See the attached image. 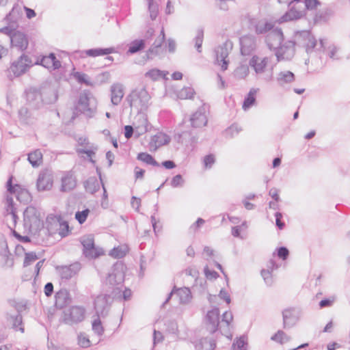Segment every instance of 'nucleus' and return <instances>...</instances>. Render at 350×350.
<instances>
[{
	"instance_id": "nucleus-19",
	"label": "nucleus",
	"mask_w": 350,
	"mask_h": 350,
	"mask_svg": "<svg viewBox=\"0 0 350 350\" xmlns=\"http://www.w3.org/2000/svg\"><path fill=\"white\" fill-rule=\"evenodd\" d=\"M284 327L293 326L300 317V311L296 308L286 309L282 312Z\"/></svg>"
},
{
	"instance_id": "nucleus-28",
	"label": "nucleus",
	"mask_w": 350,
	"mask_h": 350,
	"mask_svg": "<svg viewBox=\"0 0 350 350\" xmlns=\"http://www.w3.org/2000/svg\"><path fill=\"white\" fill-rule=\"evenodd\" d=\"M10 41L13 46L17 47L21 50L25 49L28 45L25 36L19 31L10 35Z\"/></svg>"
},
{
	"instance_id": "nucleus-17",
	"label": "nucleus",
	"mask_w": 350,
	"mask_h": 350,
	"mask_svg": "<svg viewBox=\"0 0 350 350\" xmlns=\"http://www.w3.org/2000/svg\"><path fill=\"white\" fill-rule=\"evenodd\" d=\"M81 264L75 262L69 266H62L56 268L59 275L62 279L69 280L75 276L81 270Z\"/></svg>"
},
{
	"instance_id": "nucleus-13",
	"label": "nucleus",
	"mask_w": 350,
	"mask_h": 350,
	"mask_svg": "<svg viewBox=\"0 0 350 350\" xmlns=\"http://www.w3.org/2000/svg\"><path fill=\"white\" fill-rule=\"evenodd\" d=\"M206 113V106L203 104L196 111L191 115L189 121L191 126L193 128H200L206 126L207 123Z\"/></svg>"
},
{
	"instance_id": "nucleus-54",
	"label": "nucleus",
	"mask_w": 350,
	"mask_h": 350,
	"mask_svg": "<svg viewBox=\"0 0 350 350\" xmlns=\"http://www.w3.org/2000/svg\"><path fill=\"white\" fill-rule=\"evenodd\" d=\"M89 213V209H85L82 211H77L75 214V218L79 221V223L81 224L86 220Z\"/></svg>"
},
{
	"instance_id": "nucleus-24",
	"label": "nucleus",
	"mask_w": 350,
	"mask_h": 350,
	"mask_svg": "<svg viewBox=\"0 0 350 350\" xmlns=\"http://www.w3.org/2000/svg\"><path fill=\"white\" fill-rule=\"evenodd\" d=\"M170 137L167 135L163 133H157L151 138L149 144L150 150H157L159 147L167 144L170 142Z\"/></svg>"
},
{
	"instance_id": "nucleus-6",
	"label": "nucleus",
	"mask_w": 350,
	"mask_h": 350,
	"mask_svg": "<svg viewBox=\"0 0 350 350\" xmlns=\"http://www.w3.org/2000/svg\"><path fill=\"white\" fill-rule=\"evenodd\" d=\"M85 309L80 306H72L63 312L62 321L68 325H72L82 321L85 317Z\"/></svg>"
},
{
	"instance_id": "nucleus-52",
	"label": "nucleus",
	"mask_w": 350,
	"mask_h": 350,
	"mask_svg": "<svg viewBox=\"0 0 350 350\" xmlns=\"http://www.w3.org/2000/svg\"><path fill=\"white\" fill-rule=\"evenodd\" d=\"M148 3V10L150 12V17L152 20H154L158 13V5L154 3V0H147Z\"/></svg>"
},
{
	"instance_id": "nucleus-31",
	"label": "nucleus",
	"mask_w": 350,
	"mask_h": 350,
	"mask_svg": "<svg viewBox=\"0 0 350 350\" xmlns=\"http://www.w3.org/2000/svg\"><path fill=\"white\" fill-rule=\"evenodd\" d=\"M44 67L55 70L59 68L61 66V63L59 60H57L55 55L53 53H51L48 56H44L41 59L40 63Z\"/></svg>"
},
{
	"instance_id": "nucleus-8",
	"label": "nucleus",
	"mask_w": 350,
	"mask_h": 350,
	"mask_svg": "<svg viewBox=\"0 0 350 350\" xmlns=\"http://www.w3.org/2000/svg\"><path fill=\"white\" fill-rule=\"evenodd\" d=\"M125 266L122 262L116 263L110 269L106 278V284L113 287L121 284L124 279Z\"/></svg>"
},
{
	"instance_id": "nucleus-42",
	"label": "nucleus",
	"mask_w": 350,
	"mask_h": 350,
	"mask_svg": "<svg viewBox=\"0 0 350 350\" xmlns=\"http://www.w3.org/2000/svg\"><path fill=\"white\" fill-rule=\"evenodd\" d=\"M113 49L112 48L107 49H94L85 51L86 55L92 57H96L100 55H108L113 53Z\"/></svg>"
},
{
	"instance_id": "nucleus-36",
	"label": "nucleus",
	"mask_w": 350,
	"mask_h": 350,
	"mask_svg": "<svg viewBox=\"0 0 350 350\" xmlns=\"http://www.w3.org/2000/svg\"><path fill=\"white\" fill-rule=\"evenodd\" d=\"M273 29V25L265 20L259 21L255 25V31L258 34L268 33Z\"/></svg>"
},
{
	"instance_id": "nucleus-46",
	"label": "nucleus",
	"mask_w": 350,
	"mask_h": 350,
	"mask_svg": "<svg viewBox=\"0 0 350 350\" xmlns=\"http://www.w3.org/2000/svg\"><path fill=\"white\" fill-rule=\"evenodd\" d=\"M246 338L244 336H241L234 341L231 350H246Z\"/></svg>"
},
{
	"instance_id": "nucleus-57",
	"label": "nucleus",
	"mask_w": 350,
	"mask_h": 350,
	"mask_svg": "<svg viewBox=\"0 0 350 350\" xmlns=\"http://www.w3.org/2000/svg\"><path fill=\"white\" fill-rule=\"evenodd\" d=\"M78 342L83 348L88 347L90 345V340L83 334H80L78 336Z\"/></svg>"
},
{
	"instance_id": "nucleus-12",
	"label": "nucleus",
	"mask_w": 350,
	"mask_h": 350,
	"mask_svg": "<svg viewBox=\"0 0 350 350\" xmlns=\"http://www.w3.org/2000/svg\"><path fill=\"white\" fill-rule=\"evenodd\" d=\"M284 42V35L279 28H273L265 37V43L269 50L275 51Z\"/></svg>"
},
{
	"instance_id": "nucleus-53",
	"label": "nucleus",
	"mask_w": 350,
	"mask_h": 350,
	"mask_svg": "<svg viewBox=\"0 0 350 350\" xmlns=\"http://www.w3.org/2000/svg\"><path fill=\"white\" fill-rule=\"evenodd\" d=\"M204 38V32L202 29H198L197 31V34L196 36V38L194 39L195 41V46L198 51V52H201V47L203 42Z\"/></svg>"
},
{
	"instance_id": "nucleus-47",
	"label": "nucleus",
	"mask_w": 350,
	"mask_h": 350,
	"mask_svg": "<svg viewBox=\"0 0 350 350\" xmlns=\"http://www.w3.org/2000/svg\"><path fill=\"white\" fill-rule=\"evenodd\" d=\"M194 90L191 88H183L181 90L178 92V97L180 99H190L192 98Z\"/></svg>"
},
{
	"instance_id": "nucleus-63",
	"label": "nucleus",
	"mask_w": 350,
	"mask_h": 350,
	"mask_svg": "<svg viewBox=\"0 0 350 350\" xmlns=\"http://www.w3.org/2000/svg\"><path fill=\"white\" fill-rule=\"evenodd\" d=\"M233 317L231 312H226L222 317V323H225L226 327H228Z\"/></svg>"
},
{
	"instance_id": "nucleus-22",
	"label": "nucleus",
	"mask_w": 350,
	"mask_h": 350,
	"mask_svg": "<svg viewBox=\"0 0 350 350\" xmlns=\"http://www.w3.org/2000/svg\"><path fill=\"white\" fill-rule=\"evenodd\" d=\"M8 191L11 195V196H8L9 197H12V196H14L17 200L20 202H27L30 198L27 191L21 189L20 187L17 185H16L14 187H12L11 179L8 181Z\"/></svg>"
},
{
	"instance_id": "nucleus-37",
	"label": "nucleus",
	"mask_w": 350,
	"mask_h": 350,
	"mask_svg": "<svg viewBox=\"0 0 350 350\" xmlns=\"http://www.w3.org/2000/svg\"><path fill=\"white\" fill-rule=\"evenodd\" d=\"M295 80L294 74L288 70L281 71L278 73L277 77V81L280 85L289 83Z\"/></svg>"
},
{
	"instance_id": "nucleus-32",
	"label": "nucleus",
	"mask_w": 350,
	"mask_h": 350,
	"mask_svg": "<svg viewBox=\"0 0 350 350\" xmlns=\"http://www.w3.org/2000/svg\"><path fill=\"white\" fill-rule=\"evenodd\" d=\"M75 178L70 173L66 174L62 178V191H69L76 187Z\"/></svg>"
},
{
	"instance_id": "nucleus-1",
	"label": "nucleus",
	"mask_w": 350,
	"mask_h": 350,
	"mask_svg": "<svg viewBox=\"0 0 350 350\" xmlns=\"http://www.w3.org/2000/svg\"><path fill=\"white\" fill-rule=\"evenodd\" d=\"M23 228L25 232L35 237L46 234V230L43 228L40 213L33 206H28L24 211Z\"/></svg>"
},
{
	"instance_id": "nucleus-16",
	"label": "nucleus",
	"mask_w": 350,
	"mask_h": 350,
	"mask_svg": "<svg viewBox=\"0 0 350 350\" xmlns=\"http://www.w3.org/2000/svg\"><path fill=\"white\" fill-rule=\"evenodd\" d=\"M31 61L26 55H21L20 59L12 63L10 69L15 76H20L25 73L31 66Z\"/></svg>"
},
{
	"instance_id": "nucleus-40",
	"label": "nucleus",
	"mask_w": 350,
	"mask_h": 350,
	"mask_svg": "<svg viewBox=\"0 0 350 350\" xmlns=\"http://www.w3.org/2000/svg\"><path fill=\"white\" fill-rule=\"evenodd\" d=\"M258 90V89L255 88H252L250 90L247 96L245 98L243 104V109L244 110L248 109L254 104L256 101L255 94L257 93Z\"/></svg>"
},
{
	"instance_id": "nucleus-33",
	"label": "nucleus",
	"mask_w": 350,
	"mask_h": 350,
	"mask_svg": "<svg viewBox=\"0 0 350 350\" xmlns=\"http://www.w3.org/2000/svg\"><path fill=\"white\" fill-rule=\"evenodd\" d=\"M300 37H305L306 41L303 43V46L306 47V51L308 53L312 50L316 46L317 41L308 31H302L299 34Z\"/></svg>"
},
{
	"instance_id": "nucleus-62",
	"label": "nucleus",
	"mask_w": 350,
	"mask_h": 350,
	"mask_svg": "<svg viewBox=\"0 0 350 350\" xmlns=\"http://www.w3.org/2000/svg\"><path fill=\"white\" fill-rule=\"evenodd\" d=\"M59 234L62 237H65L67 235L68 232V224L66 221H63L59 224Z\"/></svg>"
},
{
	"instance_id": "nucleus-64",
	"label": "nucleus",
	"mask_w": 350,
	"mask_h": 350,
	"mask_svg": "<svg viewBox=\"0 0 350 350\" xmlns=\"http://www.w3.org/2000/svg\"><path fill=\"white\" fill-rule=\"evenodd\" d=\"M289 254V252L288 250V249L285 247H281L280 248H278V256L283 259V260H285L287 258Z\"/></svg>"
},
{
	"instance_id": "nucleus-23",
	"label": "nucleus",
	"mask_w": 350,
	"mask_h": 350,
	"mask_svg": "<svg viewBox=\"0 0 350 350\" xmlns=\"http://www.w3.org/2000/svg\"><path fill=\"white\" fill-rule=\"evenodd\" d=\"M27 102L33 107H39L43 103L42 90L30 88L26 93Z\"/></svg>"
},
{
	"instance_id": "nucleus-41",
	"label": "nucleus",
	"mask_w": 350,
	"mask_h": 350,
	"mask_svg": "<svg viewBox=\"0 0 350 350\" xmlns=\"http://www.w3.org/2000/svg\"><path fill=\"white\" fill-rule=\"evenodd\" d=\"M128 247L126 245H120L114 247L109 252V256L115 258H121L128 252Z\"/></svg>"
},
{
	"instance_id": "nucleus-27",
	"label": "nucleus",
	"mask_w": 350,
	"mask_h": 350,
	"mask_svg": "<svg viewBox=\"0 0 350 350\" xmlns=\"http://www.w3.org/2000/svg\"><path fill=\"white\" fill-rule=\"evenodd\" d=\"M219 310L214 308L208 311L206 315V321L208 323V329L211 332H215L219 324Z\"/></svg>"
},
{
	"instance_id": "nucleus-15",
	"label": "nucleus",
	"mask_w": 350,
	"mask_h": 350,
	"mask_svg": "<svg viewBox=\"0 0 350 350\" xmlns=\"http://www.w3.org/2000/svg\"><path fill=\"white\" fill-rule=\"evenodd\" d=\"M133 124L135 127V135L136 137H139L148 131L149 124L148 119L144 113H138L137 114Z\"/></svg>"
},
{
	"instance_id": "nucleus-38",
	"label": "nucleus",
	"mask_w": 350,
	"mask_h": 350,
	"mask_svg": "<svg viewBox=\"0 0 350 350\" xmlns=\"http://www.w3.org/2000/svg\"><path fill=\"white\" fill-rule=\"evenodd\" d=\"M249 73V66L241 64L234 70L233 75L237 79H244L248 76Z\"/></svg>"
},
{
	"instance_id": "nucleus-18",
	"label": "nucleus",
	"mask_w": 350,
	"mask_h": 350,
	"mask_svg": "<svg viewBox=\"0 0 350 350\" xmlns=\"http://www.w3.org/2000/svg\"><path fill=\"white\" fill-rule=\"evenodd\" d=\"M173 295H176V297H178L179 303L180 304H187L191 301L192 299L189 288L187 287L176 288V287H174L172 291L169 294L168 297L167 298L164 304L169 301Z\"/></svg>"
},
{
	"instance_id": "nucleus-59",
	"label": "nucleus",
	"mask_w": 350,
	"mask_h": 350,
	"mask_svg": "<svg viewBox=\"0 0 350 350\" xmlns=\"http://www.w3.org/2000/svg\"><path fill=\"white\" fill-rule=\"evenodd\" d=\"M38 257L34 253L31 252L26 254L24 260V266L29 265L33 262L36 261Z\"/></svg>"
},
{
	"instance_id": "nucleus-45",
	"label": "nucleus",
	"mask_w": 350,
	"mask_h": 350,
	"mask_svg": "<svg viewBox=\"0 0 350 350\" xmlns=\"http://www.w3.org/2000/svg\"><path fill=\"white\" fill-rule=\"evenodd\" d=\"M96 148L94 146H79L77 148V152L79 154H85L88 158H90L92 161V157L95 154V150Z\"/></svg>"
},
{
	"instance_id": "nucleus-14",
	"label": "nucleus",
	"mask_w": 350,
	"mask_h": 350,
	"mask_svg": "<svg viewBox=\"0 0 350 350\" xmlns=\"http://www.w3.org/2000/svg\"><path fill=\"white\" fill-rule=\"evenodd\" d=\"M7 207L6 214L5 215V222L8 228L13 230L16 226V220L18 217L16 214L15 208L14 207L13 197L7 196Z\"/></svg>"
},
{
	"instance_id": "nucleus-26",
	"label": "nucleus",
	"mask_w": 350,
	"mask_h": 350,
	"mask_svg": "<svg viewBox=\"0 0 350 350\" xmlns=\"http://www.w3.org/2000/svg\"><path fill=\"white\" fill-rule=\"evenodd\" d=\"M71 302L70 293L66 289H61L55 294V306L63 308Z\"/></svg>"
},
{
	"instance_id": "nucleus-34",
	"label": "nucleus",
	"mask_w": 350,
	"mask_h": 350,
	"mask_svg": "<svg viewBox=\"0 0 350 350\" xmlns=\"http://www.w3.org/2000/svg\"><path fill=\"white\" fill-rule=\"evenodd\" d=\"M28 161L33 167H38L43 161L42 152L37 149L28 154Z\"/></svg>"
},
{
	"instance_id": "nucleus-7",
	"label": "nucleus",
	"mask_w": 350,
	"mask_h": 350,
	"mask_svg": "<svg viewBox=\"0 0 350 350\" xmlns=\"http://www.w3.org/2000/svg\"><path fill=\"white\" fill-rule=\"evenodd\" d=\"M81 243L83 246V254L88 258H95L104 254L102 248L95 246L94 237L92 234L82 237Z\"/></svg>"
},
{
	"instance_id": "nucleus-61",
	"label": "nucleus",
	"mask_w": 350,
	"mask_h": 350,
	"mask_svg": "<svg viewBox=\"0 0 350 350\" xmlns=\"http://www.w3.org/2000/svg\"><path fill=\"white\" fill-rule=\"evenodd\" d=\"M328 51V55L330 58L336 59L339 58V56L338 55V49L336 46H329Z\"/></svg>"
},
{
	"instance_id": "nucleus-51",
	"label": "nucleus",
	"mask_w": 350,
	"mask_h": 350,
	"mask_svg": "<svg viewBox=\"0 0 350 350\" xmlns=\"http://www.w3.org/2000/svg\"><path fill=\"white\" fill-rule=\"evenodd\" d=\"M100 318L97 317L92 322V330L98 336H101L104 332Z\"/></svg>"
},
{
	"instance_id": "nucleus-39",
	"label": "nucleus",
	"mask_w": 350,
	"mask_h": 350,
	"mask_svg": "<svg viewBox=\"0 0 350 350\" xmlns=\"http://www.w3.org/2000/svg\"><path fill=\"white\" fill-rule=\"evenodd\" d=\"M85 188L88 192L94 193L99 189L100 183L96 178L91 177L85 181Z\"/></svg>"
},
{
	"instance_id": "nucleus-49",
	"label": "nucleus",
	"mask_w": 350,
	"mask_h": 350,
	"mask_svg": "<svg viewBox=\"0 0 350 350\" xmlns=\"http://www.w3.org/2000/svg\"><path fill=\"white\" fill-rule=\"evenodd\" d=\"M271 339L283 344L289 341L290 338L283 331L280 330L271 337Z\"/></svg>"
},
{
	"instance_id": "nucleus-50",
	"label": "nucleus",
	"mask_w": 350,
	"mask_h": 350,
	"mask_svg": "<svg viewBox=\"0 0 350 350\" xmlns=\"http://www.w3.org/2000/svg\"><path fill=\"white\" fill-rule=\"evenodd\" d=\"M74 77L81 83H85L87 85H92L90 77L86 74L77 72L75 73Z\"/></svg>"
},
{
	"instance_id": "nucleus-58",
	"label": "nucleus",
	"mask_w": 350,
	"mask_h": 350,
	"mask_svg": "<svg viewBox=\"0 0 350 350\" xmlns=\"http://www.w3.org/2000/svg\"><path fill=\"white\" fill-rule=\"evenodd\" d=\"M261 275L267 285L271 286L273 284L271 273L269 270L262 269Z\"/></svg>"
},
{
	"instance_id": "nucleus-10",
	"label": "nucleus",
	"mask_w": 350,
	"mask_h": 350,
	"mask_svg": "<svg viewBox=\"0 0 350 350\" xmlns=\"http://www.w3.org/2000/svg\"><path fill=\"white\" fill-rule=\"evenodd\" d=\"M113 298L107 294H100L94 299V309L98 317H105L107 315Z\"/></svg>"
},
{
	"instance_id": "nucleus-25",
	"label": "nucleus",
	"mask_w": 350,
	"mask_h": 350,
	"mask_svg": "<svg viewBox=\"0 0 350 350\" xmlns=\"http://www.w3.org/2000/svg\"><path fill=\"white\" fill-rule=\"evenodd\" d=\"M111 101L113 105H118L122 100L124 92L121 83H114L111 86Z\"/></svg>"
},
{
	"instance_id": "nucleus-21",
	"label": "nucleus",
	"mask_w": 350,
	"mask_h": 350,
	"mask_svg": "<svg viewBox=\"0 0 350 350\" xmlns=\"http://www.w3.org/2000/svg\"><path fill=\"white\" fill-rule=\"evenodd\" d=\"M241 51L242 55H248L256 47V38L252 36H244L240 40Z\"/></svg>"
},
{
	"instance_id": "nucleus-60",
	"label": "nucleus",
	"mask_w": 350,
	"mask_h": 350,
	"mask_svg": "<svg viewBox=\"0 0 350 350\" xmlns=\"http://www.w3.org/2000/svg\"><path fill=\"white\" fill-rule=\"evenodd\" d=\"M241 131V128L238 124L231 125L227 130L226 133L233 137Z\"/></svg>"
},
{
	"instance_id": "nucleus-4",
	"label": "nucleus",
	"mask_w": 350,
	"mask_h": 350,
	"mask_svg": "<svg viewBox=\"0 0 350 350\" xmlns=\"http://www.w3.org/2000/svg\"><path fill=\"white\" fill-rule=\"evenodd\" d=\"M271 58L254 55L249 61V66L254 70L258 77H263L264 80L269 81L272 77L273 66L270 64Z\"/></svg>"
},
{
	"instance_id": "nucleus-43",
	"label": "nucleus",
	"mask_w": 350,
	"mask_h": 350,
	"mask_svg": "<svg viewBox=\"0 0 350 350\" xmlns=\"http://www.w3.org/2000/svg\"><path fill=\"white\" fill-rule=\"evenodd\" d=\"M167 74V72H164L163 71H161L159 69L154 68L148 71L145 74V77L155 81L160 78L165 77Z\"/></svg>"
},
{
	"instance_id": "nucleus-44",
	"label": "nucleus",
	"mask_w": 350,
	"mask_h": 350,
	"mask_svg": "<svg viewBox=\"0 0 350 350\" xmlns=\"http://www.w3.org/2000/svg\"><path fill=\"white\" fill-rule=\"evenodd\" d=\"M137 159L147 164L154 166H159V164L154 160V159L148 153H139L137 156Z\"/></svg>"
},
{
	"instance_id": "nucleus-55",
	"label": "nucleus",
	"mask_w": 350,
	"mask_h": 350,
	"mask_svg": "<svg viewBox=\"0 0 350 350\" xmlns=\"http://www.w3.org/2000/svg\"><path fill=\"white\" fill-rule=\"evenodd\" d=\"M185 180L183 178L182 176L180 174L176 175L173 177V178L171 180V186L172 187H183L184 185Z\"/></svg>"
},
{
	"instance_id": "nucleus-9",
	"label": "nucleus",
	"mask_w": 350,
	"mask_h": 350,
	"mask_svg": "<svg viewBox=\"0 0 350 350\" xmlns=\"http://www.w3.org/2000/svg\"><path fill=\"white\" fill-rule=\"evenodd\" d=\"M232 47V42L230 40H226L215 49L216 62L221 66L223 70H226L228 68L229 60L227 58Z\"/></svg>"
},
{
	"instance_id": "nucleus-56",
	"label": "nucleus",
	"mask_w": 350,
	"mask_h": 350,
	"mask_svg": "<svg viewBox=\"0 0 350 350\" xmlns=\"http://www.w3.org/2000/svg\"><path fill=\"white\" fill-rule=\"evenodd\" d=\"M215 161V157L213 154H208L204 157L203 163L204 167L206 169L211 168L212 165Z\"/></svg>"
},
{
	"instance_id": "nucleus-3",
	"label": "nucleus",
	"mask_w": 350,
	"mask_h": 350,
	"mask_svg": "<svg viewBox=\"0 0 350 350\" xmlns=\"http://www.w3.org/2000/svg\"><path fill=\"white\" fill-rule=\"evenodd\" d=\"M150 95L143 88L133 90L126 98L132 113H143L148 107Z\"/></svg>"
},
{
	"instance_id": "nucleus-11",
	"label": "nucleus",
	"mask_w": 350,
	"mask_h": 350,
	"mask_svg": "<svg viewBox=\"0 0 350 350\" xmlns=\"http://www.w3.org/2000/svg\"><path fill=\"white\" fill-rule=\"evenodd\" d=\"M295 42L292 40L284 42L274 52L278 62L289 61L295 53Z\"/></svg>"
},
{
	"instance_id": "nucleus-30",
	"label": "nucleus",
	"mask_w": 350,
	"mask_h": 350,
	"mask_svg": "<svg viewBox=\"0 0 350 350\" xmlns=\"http://www.w3.org/2000/svg\"><path fill=\"white\" fill-rule=\"evenodd\" d=\"M42 90L43 103L52 104L57 100V92L55 88L51 87L43 88Z\"/></svg>"
},
{
	"instance_id": "nucleus-35",
	"label": "nucleus",
	"mask_w": 350,
	"mask_h": 350,
	"mask_svg": "<svg viewBox=\"0 0 350 350\" xmlns=\"http://www.w3.org/2000/svg\"><path fill=\"white\" fill-rule=\"evenodd\" d=\"M216 345L211 338H202L195 345L196 350H213Z\"/></svg>"
},
{
	"instance_id": "nucleus-20",
	"label": "nucleus",
	"mask_w": 350,
	"mask_h": 350,
	"mask_svg": "<svg viewBox=\"0 0 350 350\" xmlns=\"http://www.w3.org/2000/svg\"><path fill=\"white\" fill-rule=\"evenodd\" d=\"M53 176L51 172L43 171L40 173L37 180V187L39 191L49 190L53 186Z\"/></svg>"
},
{
	"instance_id": "nucleus-2",
	"label": "nucleus",
	"mask_w": 350,
	"mask_h": 350,
	"mask_svg": "<svg viewBox=\"0 0 350 350\" xmlns=\"http://www.w3.org/2000/svg\"><path fill=\"white\" fill-rule=\"evenodd\" d=\"M319 4L317 0H292L288 5L289 10L280 18L279 21L284 23L300 19L305 16L306 10H313Z\"/></svg>"
},
{
	"instance_id": "nucleus-29",
	"label": "nucleus",
	"mask_w": 350,
	"mask_h": 350,
	"mask_svg": "<svg viewBox=\"0 0 350 350\" xmlns=\"http://www.w3.org/2000/svg\"><path fill=\"white\" fill-rule=\"evenodd\" d=\"M165 40V33L163 28L161 29L160 35L154 42L152 47L148 50L146 56L147 58H152V55H157L159 53L161 46Z\"/></svg>"
},
{
	"instance_id": "nucleus-5",
	"label": "nucleus",
	"mask_w": 350,
	"mask_h": 350,
	"mask_svg": "<svg viewBox=\"0 0 350 350\" xmlns=\"http://www.w3.org/2000/svg\"><path fill=\"white\" fill-rule=\"evenodd\" d=\"M96 107V99L92 94L87 90L82 92L79 96L77 110L88 116H92Z\"/></svg>"
},
{
	"instance_id": "nucleus-48",
	"label": "nucleus",
	"mask_w": 350,
	"mask_h": 350,
	"mask_svg": "<svg viewBox=\"0 0 350 350\" xmlns=\"http://www.w3.org/2000/svg\"><path fill=\"white\" fill-rule=\"evenodd\" d=\"M144 47V40H137L133 41L129 47V52L131 53H135L138 52L139 51L143 49Z\"/></svg>"
}]
</instances>
